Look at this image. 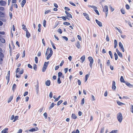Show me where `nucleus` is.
Listing matches in <instances>:
<instances>
[{
    "mask_svg": "<svg viewBox=\"0 0 133 133\" xmlns=\"http://www.w3.org/2000/svg\"><path fill=\"white\" fill-rule=\"evenodd\" d=\"M60 77H58L57 80V83L58 84H59L61 83V81L60 80Z\"/></svg>",
    "mask_w": 133,
    "mask_h": 133,
    "instance_id": "obj_44",
    "label": "nucleus"
},
{
    "mask_svg": "<svg viewBox=\"0 0 133 133\" xmlns=\"http://www.w3.org/2000/svg\"><path fill=\"white\" fill-rule=\"evenodd\" d=\"M64 63V61L63 60L62 61L61 63L60 64V66H62L63 64Z\"/></svg>",
    "mask_w": 133,
    "mask_h": 133,
    "instance_id": "obj_56",
    "label": "nucleus"
},
{
    "mask_svg": "<svg viewBox=\"0 0 133 133\" xmlns=\"http://www.w3.org/2000/svg\"><path fill=\"white\" fill-rule=\"evenodd\" d=\"M63 24L65 25H70V23L69 22H63Z\"/></svg>",
    "mask_w": 133,
    "mask_h": 133,
    "instance_id": "obj_32",
    "label": "nucleus"
},
{
    "mask_svg": "<svg viewBox=\"0 0 133 133\" xmlns=\"http://www.w3.org/2000/svg\"><path fill=\"white\" fill-rule=\"evenodd\" d=\"M19 117L18 116H16L14 117V119L13 121V122H15L18 119Z\"/></svg>",
    "mask_w": 133,
    "mask_h": 133,
    "instance_id": "obj_34",
    "label": "nucleus"
},
{
    "mask_svg": "<svg viewBox=\"0 0 133 133\" xmlns=\"http://www.w3.org/2000/svg\"><path fill=\"white\" fill-rule=\"evenodd\" d=\"M84 98H83L81 101V105H83L84 104Z\"/></svg>",
    "mask_w": 133,
    "mask_h": 133,
    "instance_id": "obj_47",
    "label": "nucleus"
},
{
    "mask_svg": "<svg viewBox=\"0 0 133 133\" xmlns=\"http://www.w3.org/2000/svg\"><path fill=\"white\" fill-rule=\"evenodd\" d=\"M65 13L67 15L66 18L67 19H69L68 18H72V15L70 14L69 13L66 11H65Z\"/></svg>",
    "mask_w": 133,
    "mask_h": 133,
    "instance_id": "obj_9",
    "label": "nucleus"
},
{
    "mask_svg": "<svg viewBox=\"0 0 133 133\" xmlns=\"http://www.w3.org/2000/svg\"><path fill=\"white\" fill-rule=\"evenodd\" d=\"M42 43H43V45H44V46H45V41L44 40V38H43V39H42Z\"/></svg>",
    "mask_w": 133,
    "mask_h": 133,
    "instance_id": "obj_60",
    "label": "nucleus"
},
{
    "mask_svg": "<svg viewBox=\"0 0 133 133\" xmlns=\"http://www.w3.org/2000/svg\"><path fill=\"white\" fill-rule=\"evenodd\" d=\"M108 9V7L107 5L104 6V7L103 8V11L105 13L106 17L107 16Z\"/></svg>",
    "mask_w": 133,
    "mask_h": 133,
    "instance_id": "obj_6",
    "label": "nucleus"
},
{
    "mask_svg": "<svg viewBox=\"0 0 133 133\" xmlns=\"http://www.w3.org/2000/svg\"><path fill=\"white\" fill-rule=\"evenodd\" d=\"M116 51L117 52L118 55L121 58L123 57L122 54L117 49H116Z\"/></svg>",
    "mask_w": 133,
    "mask_h": 133,
    "instance_id": "obj_13",
    "label": "nucleus"
},
{
    "mask_svg": "<svg viewBox=\"0 0 133 133\" xmlns=\"http://www.w3.org/2000/svg\"><path fill=\"white\" fill-rule=\"evenodd\" d=\"M117 132V130H113L111 132L109 133H116Z\"/></svg>",
    "mask_w": 133,
    "mask_h": 133,
    "instance_id": "obj_50",
    "label": "nucleus"
},
{
    "mask_svg": "<svg viewBox=\"0 0 133 133\" xmlns=\"http://www.w3.org/2000/svg\"><path fill=\"white\" fill-rule=\"evenodd\" d=\"M115 59L116 60L118 58V56L116 52H115L114 54Z\"/></svg>",
    "mask_w": 133,
    "mask_h": 133,
    "instance_id": "obj_35",
    "label": "nucleus"
},
{
    "mask_svg": "<svg viewBox=\"0 0 133 133\" xmlns=\"http://www.w3.org/2000/svg\"><path fill=\"white\" fill-rule=\"evenodd\" d=\"M117 118L119 122L120 123L121 122L123 119V116L121 113H118L117 115Z\"/></svg>",
    "mask_w": 133,
    "mask_h": 133,
    "instance_id": "obj_4",
    "label": "nucleus"
},
{
    "mask_svg": "<svg viewBox=\"0 0 133 133\" xmlns=\"http://www.w3.org/2000/svg\"><path fill=\"white\" fill-rule=\"evenodd\" d=\"M21 99V97L20 95H18V96L17 97L16 99V102H17L18 101Z\"/></svg>",
    "mask_w": 133,
    "mask_h": 133,
    "instance_id": "obj_36",
    "label": "nucleus"
},
{
    "mask_svg": "<svg viewBox=\"0 0 133 133\" xmlns=\"http://www.w3.org/2000/svg\"><path fill=\"white\" fill-rule=\"evenodd\" d=\"M26 3V0H23L21 3V5L22 7H23L24 6V5Z\"/></svg>",
    "mask_w": 133,
    "mask_h": 133,
    "instance_id": "obj_24",
    "label": "nucleus"
},
{
    "mask_svg": "<svg viewBox=\"0 0 133 133\" xmlns=\"http://www.w3.org/2000/svg\"><path fill=\"white\" fill-rule=\"evenodd\" d=\"M90 75V74H88L86 75L85 76V82H86L88 79V78L89 77Z\"/></svg>",
    "mask_w": 133,
    "mask_h": 133,
    "instance_id": "obj_25",
    "label": "nucleus"
},
{
    "mask_svg": "<svg viewBox=\"0 0 133 133\" xmlns=\"http://www.w3.org/2000/svg\"><path fill=\"white\" fill-rule=\"evenodd\" d=\"M89 6L93 8L94 9V10L97 9V7L95 6L90 5Z\"/></svg>",
    "mask_w": 133,
    "mask_h": 133,
    "instance_id": "obj_45",
    "label": "nucleus"
},
{
    "mask_svg": "<svg viewBox=\"0 0 133 133\" xmlns=\"http://www.w3.org/2000/svg\"><path fill=\"white\" fill-rule=\"evenodd\" d=\"M119 45L121 49L122 50V51L124 52V49L123 44L121 42H119Z\"/></svg>",
    "mask_w": 133,
    "mask_h": 133,
    "instance_id": "obj_10",
    "label": "nucleus"
},
{
    "mask_svg": "<svg viewBox=\"0 0 133 133\" xmlns=\"http://www.w3.org/2000/svg\"><path fill=\"white\" fill-rule=\"evenodd\" d=\"M51 44L53 48L54 49H56V48L54 45V44L53 43V42H51Z\"/></svg>",
    "mask_w": 133,
    "mask_h": 133,
    "instance_id": "obj_39",
    "label": "nucleus"
},
{
    "mask_svg": "<svg viewBox=\"0 0 133 133\" xmlns=\"http://www.w3.org/2000/svg\"><path fill=\"white\" fill-rule=\"evenodd\" d=\"M83 15L88 20H90V18L88 15L86 13H83Z\"/></svg>",
    "mask_w": 133,
    "mask_h": 133,
    "instance_id": "obj_14",
    "label": "nucleus"
},
{
    "mask_svg": "<svg viewBox=\"0 0 133 133\" xmlns=\"http://www.w3.org/2000/svg\"><path fill=\"white\" fill-rule=\"evenodd\" d=\"M20 56V54L19 53L16 56L15 59H17L19 58Z\"/></svg>",
    "mask_w": 133,
    "mask_h": 133,
    "instance_id": "obj_52",
    "label": "nucleus"
},
{
    "mask_svg": "<svg viewBox=\"0 0 133 133\" xmlns=\"http://www.w3.org/2000/svg\"><path fill=\"white\" fill-rule=\"evenodd\" d=\"M10 71H9L8 72L7 76H6V78L8 80L7 84H8L10 81Z\"/></svg>",
    "mask_w": 133,
    "mask_h": 133,
    "instance_id": "obj_8",
    "label": "nucleus"
},
{
    "mask_svg": "<svg viewBox=\"0 0 133 133\" xmlns=\"http://www.w3.org/2000/svg\"><path fill=\"white\" fill-rule=\"evenodd\" d=\"M64 9L67 11H69L70 10V9L68 7H65L64 8Z\"/></svg>",
    "mask_w": 133,
    "mask_h": 133,
    "instance_id": "obj_63",
    "label": "nucleus"
},
{
    "mask_svg": "<svg viewBox=\"0 0 133 133\" xmlns=\"http://www.w3.org/2000/svg\"><path fill=\"white\" fill-rule=\"evenodd\" d=\"M33 68L35 70H37V65L36 64H35V65H34V66L33 67Z\"/></svg>",
    "mask_w": 133,
    "mask_h": 133,
    "instance_id": "obj_58",
    "label": "nucleus"
},
{
    "mask_svg": "<svg viewBox=\"0 0 133 133\" xmlns=\"http://www.w3.org/2000/svg\"><path fill=\"white\" fill-rule=\"evenodd\" d=\"M43 109V108H41L38 110V112L39 113H41Z\"/></svg>",
    "mask_w": 133,
    "mask_h": 133,
    "instance_id": "obj_57",
    "label": "nucleus"
},
{
    "mask_svg": "<svg viewBox=\"0 0 133 133\" xmlns=\"http://www.w3.org/2000/svg\"><path fill=\"white\" fill-rule=\"evenodd\" d=\"M58 77L61 78L62 77V78L64 77V76L63 75L62 73L61 72H59L58 74Z\"/></svg>",
    "mask_w": 133,
    "mask_h": 133,
    "instance_id": "obj_21",
    "label": "nucleus"
},
{
    "mask_svg": "<svg viewBox=\"0 0 133 133\" xmlns=\"http://www.w3.org/2000/svg\"><path fill=\"white\" fill-rule=\"evenodd\" d=\"M6 4V2L3 0L0 1V5L5 6Z\"/></svg>",
    "mask_w": 133,
    "mask_h": 133,
    "instance_id": "obj_11",
    "label": "nucleus"
},
{
    "mask_svg": "<svg viewBox=\"0 0 133 133\" xmlns=\"http://www.w3.org/2000/svg\"><path fill=\"white\" fill-rule=\"evenodd\" d=\"M106 64L108 66H109V65L110 64V61L109 60H108L107 61Z\"/></svg>",
    "mask_w": 133,
    "mask_h": 133,
    "instance_id": "obj_62",
    "label": "nucleus"
},
{
    "mask_svg": "<svg viewBox=\"0 0 133 133\" xmlns=\"http://www.w3.org/2000/svg\"><path fill=\"white\" fill-rule=\"evenodd\" d=\"M52 92H50L49 95V96L50 98H52Z\"/></svg>",
    "mask_w": 133,
    "mask_h": 133,
    "instance_id": "obj_53",
    "label": "nucleus"
},
{
    "mask_svg": "<svg viewBox=\"0 0 133 133\" xmlns=\"http://www.w3.org/2000/svg\"><path fill=\"white\" fill-rule=\"evenodd\" d=\"M13 96H10L8 100V103H9L12 100V99L13 98Z\"/></svg>",
    "mask_w": 133,
    "mask_h": 133,
    "instance_id": "obj_26",
    "label": "nucleus"
},
{
    "mask_svg": "<svg viewBox=\"0 0 133 133\" xmlns=\"http://www.w3.org/2000/svg\"><path fill=\"white\" fill-rule=\"evenodd\" d=\"M115 82L114 81H113L112 88V89L114 90H115L116 88V87L115 86Z\"/></svg>",
    "mask_w": 133,
    "mask_h": 133,
    "instance_id": "obj_12",
    "label": "nucleus"
},
{
    "mask_svg": "<svg viewBox=\"0 0 133 133\" xmlns=\"http://www.w3.org/2000/svg\"><path fill=\"white\" fill-rule=\"evenodd\" d=\"M77 83H78V84L79 85H81V82L80 80L78 79Z\"/></svg>",
    "mask_w": 133,
    "mask_h": 133,
    "instance_id": "obj_64",
    "label": "nucleus"
},
{
    "mask_svg": "<svg viewBox=\"0 0 133 133\" xmlns=\"http://www.w3.org/2000/svg\"><path fill=\"white\" fill-rule=\"evenodd\" d=\"M85 55H83L81 58L80 59L82 61V63H83L85 61Z\"/></svg>",
    "mask_w": 133,
    "mask_h": 133,
    "instance_id": "obj_23",
    "label": "nucleus"
},
{
    "mask_svg": "<svg viewBox=\"0 0 133 133\" xmlns=\"http://www.w3.org/2000/svg\"><path fill=\"white\" fill-rule=\"evenodd\" d=\"M121 12L123 14H124L125 13V10L123 9H122L121 10Z\"/></svg>",
    "mask_w": 133,
    "mask_h": 133,
    "instance_id": "obj_40",
    "label": "nucleus"
},
{
    "mask_svg": "<svg viewBox=\"0 0 133 133\" xmlns=\"http://www.w3.org/2000/svg\"><path fill=\"white\" fill-rule=\"evenodd\" d=\"M49 63V61L48 62H45L44 63V65H45V66H46V67H47V66L48 64Z\"/></svg>",
    "mask_w": 133,
    "mask_h": 133,
    "instance_id": "obj_55",
    "label": "nucleus"
},
{
    "mask_svg": "<svg viewBox=\"0 0 133 133\" xmlns=\"http://www.w3.org/2000/svg\"><path fill=\"white\" fill-rule=\"evenodd\" d=\"M76 46L78 49H80L81 48V46L79 41H77V43L75 44Z\"/></svg>",
    "mask_w": 133,
    "mask_h": 133,
    "instance_id": "obj_18",
    "label": "nucleus"
},
{
    "mask_svg": "<svg viewBox=\"0 0 133 133\" xmlns=\"http://www.w3.org/2000/svg\"><path fill=\"white\" fill-rule=\"evenodd\" d=\"M0 34L2 35H4L5 34V32L4 31H0ZM0 41L3 43H5V39L2 37V36L0 34Z\"/></svg>",
    "mask_w": 133,
    "mask_h": 133,
    "instance_id": "obj_5",
    "label": "nucleus"
},
{
    "mask_svg": "<svg viewBox=\"0 0 133 133\" xmlns=\"http://www.w3.org/2000/svg\"><path fill=\"white\" fill-rule=\"evenodd\" d=\"M61 97V96L59 95L58 96V97L57 98H56L54 100L55 102H56Z\"/></svg>",
    "mask_w": 133,
    "mask_h": 133,
    "instance_id": "obj_46",
    "label": "nucleus"
},
{
    "mask_svg": "<svg viewBox=\"0 0 133 133\" xmlns=\"http://www.w3.org/2000/svg\"><path fill=\"white\" fill-rule=\"evenodd\" d=\"M35 60L36 63H37L38 62V58L37 57H35Z\"/></svg>",
    "mask_w": 133,
    "mask_h": 133,
    "instance_id": "obj_43",
    "label": "nucleus"
},
{
    "mask_svg": "<svg viewBox=\"0 0 133 133\" xmlns=\"http://www.w3.org/2000/svg\"><path fill=\"white\" fill-rule=\"evenodd\" d=\"M51 82L50 80H47L45 82V84L47 86H49Z\"/></svg>",
    "mask_w": 133,
    "mask_h": 133,
    "instance_id": "obj_20",
    "label": "nucleus"
},
{
    "mask_svg": "<svg viewBox=\"0 0 133 133\" xmlns=\"http://www.w3.org/2000/svg\"><path fill=\"white\" fill-rule=\"evenodd\" d=\"M22 29L25 31H26L27 30H28L26 28L25 25L23 24L22 25Z\"/></svg>",
    "mask_w": 133,
    "mask_h": 133,
    "instance_id": "obj_30",
    "label": "nucleus"
},
{
    "mask_svg": "<svg viewBox=\"0 0 133 133\" xmlns=\"http://www.w3.org/2000/svg\"><path fill=\"white\" fill-rule=\"evenodd\" d=\"M63 102L62 100H60L57 103V105L58 106L59 105Z\"/></svg>",
    "mask_w": 133,
    "mask_h": 133,
    "instance_id": "obj_41",
    "label": "nucleus"
},
{
    "mask_svg": "<svg viewBox=\"0 0 133 133\" xmlns=\"http://www.w3.org/2000/svg\"><path fill=\"white\" fill-rule=\"evenodd\" d=\"M95 21L97 23L100 27H101L102 26V24L101 22L98 21L97 19H96Z\"/></svg>",
    "mask_w": 133,
    "mask_h": 133,
    "instance_id": "obj_16",
    "label": "nucleus"
},
{
    "mask_svg": "<svg viewBox=\"0 0 133 133\" xmlns=\"http://www.w3.org/2000/svg\"><path fill=\"white\" fill-rule=\"evenodd\" d=\"M117 102L118 105H124V104L123 103L119 101H117Z\"/></svg>",
    "mask_w": 133,
    "mask_h": 133,
    "instance_id": "obj_29",
    "label": "nucleus"
},
{
    "mask_svg": "<svg viewBox=\"0 0 133 133\" xmlns=\"http://www.w3.org/2000/svg\"><path fill=\"white\" fill-rule=\"evenodd\" d=\"M126 84L129 87H130L131 86V84H130V83H129V82H125Z\"/></svg>",
    "mask_w": 133,
    "mask_h": 133,
    "instance_id": "obj_54",
    "label": "nucleus"
},
{
    "mask_svg": "<svg viewBox=\"0 0 133 133\" xmlns=\"http://www.w3.org/2000/svg\"><path fill=\"white\" fill-rule=\"evenodd\" d=\"M47 67H46V66H45V65H43V67L42 69V71L43 72H44L46 70V68Z\"/></svg>",
    "mask_w": 133,
    "mask_h": 133,
    "instance_id": "obj_31",
    "label": "nucleus"
},
{
    "mask_svg": "<svg viewBox=\"0 0 133 133\" xmlns=\"http://www.w3.org/2000/svg\"><path fill=\"white\" fill-rule=\"evenodd\" d=\"M4 10V7L2 6H0V11H2Z\"/></svg>",
    "mask_w": 133,
    "mask_h": 133,
    "instance_id": "obj_48",
    "label": "nucleus"
},
{
    "mask_svg": "<svg viewBox=\"0 0 133 133\" xmlns=\"http://www.w3.org/2000/svg\"><path fill=\"white\" fill-rule=\"evenodd\" d=\"M58 32L60 34H61L62 32V30H61V29H60V28H59L58 29Z\"/></svg>",
    "mask_w": 133,
    "mask_h": 133,
    "instance_id": "obj_51",
    "label": "nucleus"
},
{
    "mask_svg": "<svg viewBox=\"0 0 133 133\" xmlns=\"http://www.w3.org/2000/svg\"><path fill=\"white\" fill-rule=\"evenodd\" d=\"M109 53L110 56L111 58L112 59V54L111 52V51H109Z\"/></svg>",
    "mask_w": 133,
    "mask_h": 133,
    "instance_id": "obj_49",
    "label": "nucleus"
},
{
    "mask_svg": "<svg viewBox=\"0 0 133 133\" xmlns=\"http://www.w3.org/2000/svg\"><path fill=\"white\" fill-rule=\"evenodd\" d=\"M121 36L123 39H125L126 37V36L125 35H121Z\"/></svg>",
    "mask_w": 133,
    "mask_h": 133,
    "instance_id": "obj_61",
    "label": "nucleus"
},
{
    "mask_svg": "<svg viewBox=\"0 0 133 133\" xmlns=\"http://www.w3.org/2000/svg\"><path fill=\"white\" fill-rule=\"evenodd\" d=\"M25 31L26 32V36L27 38H29L30 36V33L29 32L28 30H27Z\"/></svg>",
    "mask_w": 133,
    "mask_h": 133,
    "instance_id": "obj_17",
    "label": "nucleus"
},
{
    "mask_svg": "<svg viewBox=\"0 0 133 133\" xmlns=\"http://www.w3.org/2000/svg\"><path fill=\"white\" fill-rule=\"evenodd\" d=\"M88 59L90 62L89 65L90 68H91L94 62V60L92 58L91 56L89 57H88Z\"/></svg>",
    "mask_w": 133,
    "mask_h": 133,
    "instance_id": "obj_7",
    "label": "nucleus"
},
{
    "mask_svg": "<svg viewBox=\"0 0 133 133\" xmlns=\"http://www.w3.org/2000/svg\"><path fill=\"white\" fill-rule=\"evenodd\" d=\"M0 17L1 18V19L3 22H6V19L5 17V14L1 11H0Z\"/></svg>",
    "mask_w": 133,
    "mask_h": 133,
    "instance_id": "obj_2",
    "label": "nucleus"
},
{
    "mask_svg": "<svg viewBox=\"0 0 133 133\" xmlns=\"http://www.w3.org/2000/svg\"><path fill=\"white\" fill-rule=\"evenodd\" d=\"M38 128L37 127H36L35 128H32L29 130V131L30 132H34L37 131L38 130Z\"/></svg>",
    "mask_w": 133,
    "mask_h": 133,
    "instance_id": "obj_15",
    "label": "nucleus"
},
{
    "mask_svg": "<svg viewBox=\"0 0 133 133\" xmlns=\"http://www.w3.org/2000/svg\"><path fill=\"white\" fill-rule=\"evenodd\" d=\"M53 51L51 48H50L49 49H47L45 53L46 55L48 54L46 57V59L48 60L51 57Z\"/></svg>",
    "mask_w": 133,
    "mask_h": 133,
    "instance_id": "obj_1",
    "label": "nucleus"
},
{
    "mask_svg": "<svg viewBox=\"0 0 133 133\" xmlns=\"http://www.w3.org/2000/svg\"><path fill=\"white\" fill-rule=\"evenodd\" d=\"M16 85L15 84H13L12 88V89L13 91L15 90L16 88Z\"/></svg>",
    "mask_w": 133,
    "mask_h": 133,
    "instance_id": "obj_38",
    "label": "nucleus"
},
{
    "mask_svg": "<svg viewBox=\"0 0 133 133\" xmlns=\"http://www.w3.org/2000/svg\"><path fill=\"white\" fill-rule=\"evenodd\" d=\"M92 101H94L95 100L94 96L92 95H91Z\"/></svg>",
    "mask_w": 133,
    "mask_h": 133,
    "instance_id": "obj_59",
    "label": "nucleus"
},
{
    "mask_svg": "<svg viewBox=\"0 0 133 133\" xmlns=\"http://www.w3.org/2000/svg\"><path fill=\"white\" fill-rule=\"evenodd\" d=\"M51 12V10H49L45 11L44 12V14H48V13L50 12Z\"/></svg>",
    "mask_w": 133,
    "mask_h": 133,
    "instance_id": "obj_42",
    "label": "nucleus"
},
{
    "mask_svg": "<svg viewBox=\"0 0 133 133\" xmlns=\"http://www.w3.org/2000/svg\"><path fill=\"white\" fill-rule=\"evenodd\" d=\"M120 81L122 83H125V82L124 81V80L123 78V76H121V78L120 79Z\"/></svg>",
    "mask_w": 133,
    "mask_h": 133,
    "instance_id": "obj_28",
    "label": "nucleus"
},
{
    "mask_svg": "<svg viewBox=\"0 0 133 133\" xmlns=\"http://www.w3.org/2000/svg\"><path fill=\"white\" fill-rule=\"evenodd\" d=\"M71 118L74 119H76L77 117L76 114H72L71 115Z\"/></svg>",
    "mask_w": 133,
    "mask_h": 133,
    "instance_id": "obj_22",
    "label": "nucleus"
},
{
    "mask_svg": "<svg viewBox=\"0 0 133 133\" xmlns=\"http://www.w3.org/2000/svg\"><path fill=\"white\" fill-rule=\"evenodd\" d=\"M8 129L7 128H6L2 130L1 132L2 133H8Z\"/></svg>",
    "mask_w": 133,
    "mask_h": 133,
    "instance_id": "obj_19",
    "label": "nucleus"
},
{
    "mask_svg": "<svg viewBox=\"0 0 133 133\" xmlns=\"http://www.w3.org/2000/svg\"><path fill=\"white\" fill-rule=\"evenodd\" d=\"M3 52V50L0 47V62H2L3 61V58L4 57V55Z\"/></svg>",
    "mask_w": 133,
    "mask_h": 133,
    "instance_id": "obj_3",
    "label": "nucleus"
},
{
    "mask_svg": "<svg viewBox=\"0 0 133 133\" xmlns=\"http://www.w3.org/2000/svg\"><path fill=\"white\" fill-rule=\"evenodd\" d=\"M43 24L44 26L45 27L46 25V21L45 20H44Z\"/></svg>",
    "mask_w": 133,
    "mask_h": 133,
    "instance_id": "obj_37",
    "label": "nucleus"
},
{
    "mask_svg": "<svg viewBox=\"0 0 133 133\" xmlns=\"http://www.w3.org/2000/svg\"><path fill=\"white\" fill-rule=\"evenodd\" d=\"M54 106V103L53 102L51 104V105L49 108V109H51Z\"/></svg>",
    "mask_w": 133,
    "mask_h": 133,
    "instance_id": "obj_33",
    "label": "nucleus"
},
{
    "mask_svg": "<svg viewBox=\"0 0 133 133\" xmlns=\"http://www.w3.org/2000/svg\"><path fill=\"white\" fill-rule=\"evenodd\" d=\"M117 44V42L116 40L115 39L114 40V48H116Z\"/></svg>",
    "mask_w": 133,
    "mask_h": 133,
    "instance_id": "obj_27",
    "label": "nucleus"
}]
</instances>
